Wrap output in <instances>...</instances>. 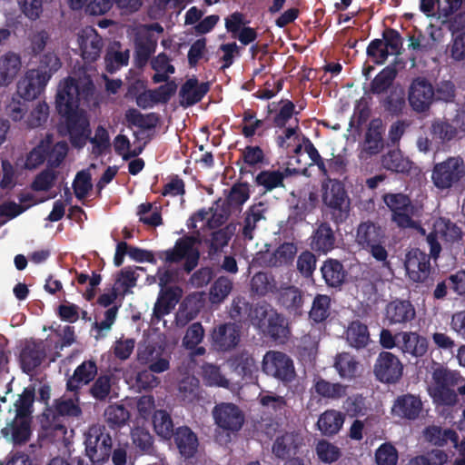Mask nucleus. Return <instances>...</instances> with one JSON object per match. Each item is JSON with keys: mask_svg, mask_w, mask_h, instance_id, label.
<instances>
[{"mask_svg": "<svg viewBox=\"0 0 465 465\" xmlns=\"http://www.w3.org/2000/svg\"><path fill=\"white\" fill-rule=\"evenodd\" d=\"M240 338V327L235 322L222 323L211 333L212 347L217 351H230L238 345Z\"/></svg>", "mask_w": 465, "mask_h": 465, "instance_id": "dca6fc26", "label": "nucleus"}, {"mask_svg": "<svg viewBox=\"0 0 465 465\" xmlns=\"http://www.w3.org/2000/svg\"><path fill=\"white\" fill-rule=\"evenodd\" d=\"M335 242L336 238L331 226L323 222L313 231L310 246L317 252L327 253L334 249Z\"/></svg>", "mask_w": 465, "mask_h": 465, "instance_id": "cd10ccee", "label": "nucleus"}, {"mask_svg": "<svg viewBox=\"0 0 465 465\" xmlns=\"http://www.w3.org/2000/svg\"><path fill=\"white\" fill-rule=\"evenodd\" d=\"M231 240V232L227 229H219L211 233L210 238L205 239L204 242L208 246L210 256L218 254L228 245Z\"/></svg>", "mask_w": 465, "mask_h": 465, "instance_id": "0e129e2a", "label": "nucleus"}, {"mask_svg": "<svg viewBox=\"0 0 465 465\" xmlns=\"http://www.w3.org/2000/svg\"><path fill=\"white\" fill-rule=\"evenodd\" d=\"M262 331L272 340L281 343L286 341L290 332L284 317L278 312H272V317L269 319Z\"/></svg>", "mask_w": 465, "mask_h": 465, "instance_id": "ea45409f", "label": "nucleus"}, {"mask_svg": "<svg viewBox=\"0 0 465 465\" xmlns=\"http://www.w3.org/2000/svg\"><path fill=\"white\" fill-rule=\"evenodd\" d=\"M465 177V162L460 156H449L446 160L434 164L431 171V182L440 190H449L460 183Z\"/></svg>", "mask_w": 465, "mask_h": 465, "instance_id": "1a4fd4ad", "label": "nucleus"}, {"mask_svg": "<svg viewBox=\"0 0 465 465\" xmlns=\"http://www.w3.org/2000/svg\"><path fill=\"white\" fill-rule=\"evenodd\" d=\"M251 312L249 321L262 331L269 319L272 317V312H277V311L270 303L260 302L252 305Z\"/></svg>", "mask_w": 465, "mask_h": 465, "instance_id": "bf43d9fd", "label": "nucleus"}, {"mask_svg": "<svg viewBox=\"0 0 465 465\" xmlns=\"http://www.w3.org/2000/svg\"><path fill=\"white\" fill-rule=\"evenodd\" d=\"M331 315V297L327 294H316L309 312V318L314 323L324 322Z\"/></svg>", "mask_w": 465, "mask_h": 465, "instance_id": "de8ad7c7", "label": "nucleus"}, {"mask_svg": "<svg viewBox=\"0 0 465 465\" xmlns=\"http://www.w3.org/2000/svg\"><path fill=\"white\" fill-rule=\"evenodd\" d=\"M313 389L320 397L336 401L346 396L348 386L340 382H331L322 377H317L313 381Z\"/></svg>", "mask_w": 465, "mask_h": 465, "instance_id": "f704fd0d", "label": "nucleus"}, {"mask_svg": "<svg viewBox=\"0 0 465 465\" xmlns=\"http://www.w3.org/2000/svg\"><path fill=\"white\" fill-rule=\"evenodd\" d=\"M262 371L282 382H290L295 377L293 361L286 353L270 351L262 359Z\"/></svg>", "mask_w": 465, "mask_h": 465, "instance_id": "f8f14e48", "label": "nucleus"}, {"mask_svg": "<svg viewBox=\"0 0 465 465\" xmlns=\"http://www.w3.org/2000/svg\"><path fill=\"white\" fill-rule=\"evenodd\" d=\"M74 398H59L54 400L52 407H48L40 417L41 436L53 442L65 440L67 426L65 420L79 419L83 411L79 405V394Z\"/></svg>", "mask_w": 465, "mask_h": 465, "instance_id": "f03ea898", "label": "nucleus"}, {"mask_svg": "<svg viewBox=\"0 0 465 465\" xmlns=\"http://www.w3.org/2000/svg\"><path fill=\"white\" fill-rule=\"evenodd\" d=\"M131 439L133 444L141 452L152 454L153 451V437L150 431L143 427H134L131 430Z\"/></svg>", "mask_w": 465, "mask_h": 465, "instance_id": "4d7b16f0", "label": "nucleus"}, {"mask_svg": "<svg viewBox=\"0 0 465 465\" xmlns=\"http://www.w3.org/2000/svg\"><path fill=\"white\" fill-rule=\"evenodd\" d=\"M210 90L208 82L199 83L195 76L187 79L181 86L179 96L181 104L183 107H189L201 102Z\"/></svg>", "mask_w": 465, "mask_h": 465, "instance_id": "a878e982", "label": "nucleus"}, {"mask_svg": "<svg viewBox=\"0 0 465 465\" xmlns=\"http://www.w3.org/2000/svg\"><path fill=\"white\" fill-rule=\"evenodd\" d=\"M171 440H173L180 455L185 459L194 457L198 450V437L196 433L186 425L177 427L173 431V436H172Z\"/></svg>", "mask_w": 465, "mask_h": 465, "instance_id": "412c9836", "label": "nucleus"}, {"mask_svg": "<svg viewBox=\"0 0 465 465\" xmlns=\"http://www.w3.org/2000/svg\"><path fill=\"white\" fill-rule=\"evenodd\" d=\"M155 433L164 440H171L175 430L173 419L165 410H156L152 416Z\"/></svg>", "mask_w": 465, "mask_h": 465, "instance_id": "79ce46f5", "label": "nucleus"}, {"mask_svg": "<svg viewBox=\"0 0 465 465\" xmlns=\"http://www.w3.org/2000/svg\"><path fill=\"white\" fill-rule=\"evenodd\" d=\"M46 154L47 167L57 168L64 160L68 153V145L65 142H57L53 143V136L50 134V143L48 144Z\"/></svg>", "mask_w": 465, "mask_h": 465, "instance_id": "e2e57ef3", "label": "nucleus"}, {"mask_svg": "<svg viewBox=\"0 0 465 465\" xmlns=\"http://www.w3.org/2000/svg\"><path fill=\"white\" fill-rule=\"evenodd\" d=\"M376 379L387 384L398 382L403 374V364L401 360L391 351H381L373 366Z\"/></svg>", "mask_w": 465, "mask_h": 465, "instance_id": "ddd939ff", "label": "nucleus"}, {"mask_svg": "<svg viewBox=\"0 0 465 465\" xmlns=\"http://www.w3.org/2000/svg\"><path fill=\"white\" fill-rule=\"evenodd\" d=\"M22 66L21 57L14 52H7L0 57V86L10 84Z\"/></svg>", "mask_w": 465, "mask_h": 465, "instance_id": "473e14b6", "label": "nucleus"}, {"mask_svg": "<svg viewBox=\"0 0 465 465\" xmlns=\"http://www.w3.org/2000/svg\"><path fill=\"white\" fill-rule=\"evenodd\" d=\"M344 420V413L334 409H329L319 416L316 426L322 435L331 437L339 433Z\"/></svg>", "mask_w": 465, "mask_h": 465, "instance_id": "2f4dec72", "label": "nucleus"}, {"mask_svg": "<svg viewBox=\"0 0 465 465\" xmlns=\"http://www.w3.org/2000/svg\"><path fill=\"white\" fill-rule=\"evenodd\" d=\"M366 54L374 64L378 65L385 64L389 55H391L383 40L379 38L373 39L369 43Z\"/></svg>", "mask_w": 465, "mask_h": 465, "instance_id": "338daca9", "label": "nucleus"}, {"mask_svg": "<svg viewBox=\"0 0 465 465\" xmlns=\"http://www.w3.org/2000/svg\"><path fill=\"white\" fill-rule=\"evenodd\" d=\"M251 292L260 297L278 292V283L272 273L258 272L251 279Z\"/></svg>", "mask_w": 465, "mask_h": 465, "instance_id": "e433bc0d", "label": "nucleus"}, {"mask_svg": "<svg viewBox=\"0 0 465 465\" xmlns=\"http://www.w3.org/2000/svg\"><path fill=\"white\" fill-rule=\"evenodd\" d=\"M422 401L420 396L411 393L398 396L392 406L393 415L401 419L414 420L422 411Z\"/></svg>", "mask_w": 465, "mask_h": 465, "instance_id": "393cba45", "label": "nucleus"}, {"mask_svg": "<svg viewBox=\"0 0 465 465\" xmlns=\"http://www.w3.org/2000/svg\"><path fill=\"white\" fill-rule=\"evenodd\" d=\"M264 212L263 203H262L253 204L246 210L242 229V235L244 240L252 241L253 239V232L257 223L265 219Z\"/></svg>", "mask_w": 465, "mask_h": 465, "instance_id": "a19ab883", "label": "nucleus"}, {"mask_svg": "<svg viewBox=\"0 0 465 465\" xmlns=\"http://www.w3.org/2000/svg\"><path fill=\"white\" fill-rule=\"evenodd\" d=\"M398 74V71L394 64H389L380 71L371 81L369 87H364V94L380 95L386 94L393 84Z\"/></svg>", "mask_w": 465, "mask_h": 465, "instance_id": "7c9ffc66", "label": "nucleus"}, {"mask_svg": "<svg viewBox=\"0 0 465 465\" xmlns=\"http://www.w3.org/2000/svg\"><path fill=\"white\" fill-rule=\"evenodd\" d=\"M46 357L45 346L42 341H26L19 354V363L23 372L32 374Z\"/></svg>", "mask_w": 465, "mask_h": 465, "instance_id": "a211bd4d", "label": "nucleus"}, {"mask_svg": "<svg viewBox=\"0 0 465 465\" xmlns=\"http://www.w3.org/2000/svg\"><path fill=\"white\" fill-rule=\"evenodd\" d=\"M434 227L445 242H456L462 239V230L448 218H440Z\"/></svg>", "mask_w": 465, "mask_h": 465, "instance_id": "864d4df0", "label": "nucleus"}, {"mask_svg": "<svg viewBox=\"0 0 465 465\" xmlns=\"http://www.w3.org/2000/svg\"><path fill=\"white\" fill-rule=\"evenodd\" d=\"M156 41L151 37H145L136 42L134 50L135 64L138 67L144 66L151 55L155 52Z\"/></svg>", "mask_w": 465, "mask_h": 465, "instance_id": "680f3d73", "label": "nucleus"}, {"mask_svg": "<svg viewBox=\"0 0 465 465\" xmlns=\"http://www.w3.org/2000/svg\"><path fill=\"white\" fill-rule=\"evenodd\" d=\"M382 166L389 171L409 173L412 167V162L404 157L400 151L392 150L382 156Z\"/></svg>", "mask_w": 465, "mask_h": 465, "instance_id": "49530a36", "label": "nucleus"}, {"mask_svg": "<svg viewBox=\"0 0 465 465\" xmlns=\"http://www.w3.org/2000/svg\"><path fill=\"white\" fill-rule=\"evenodd\" d=\"M250 198L249 183L238 182L234 183L226 197V203L231 207L242 206Z\"/></svg>", "mask_w": 465, "mask_h": 465, "instance_id": "69168bd1", "label": "nucleus"}, {"mask_svg": "<svg viewBox=\"0 0 465 465\" xmlns=\"http://www.w3.org/2000/svg\"><path fill=\"white\" fill-rule=\"evenodd\" d=\"M399 349L403 352L414 357H422L428 351V340L424 336L413 331H401Z\"/></svg>", "mask_w": 465, "mask_h": 465, "instance_id": "c85d7f7f", "label": "nucleus"}, {"mask_svg": "<svg viewBox=\"0 0 465 465\" xmlns=\"http://www.w3.org/2000/svg\"><path fill=\"white\" fill-rule=\"evenodd\" d=\"M297 245L294 242H284L272 252L262 255L263 264L267 267L279 268L292 264L297 254Z\"/></svg>", "mask_w": 465, "mask_h": 465, "instance_id": "b1692460", "label": "nucleus"}, {"mask_svg": "<svg viewBox=\"0 0 465 465\" xmlns=\"http://www.w3.org/2000/svg\"><path fill=\"white\" fill-rule=\"evenodd\" d=\"M415 316V308L408 300H393L385 308V319L391 325H405L411 322Z\"/></svg>", "mask_w": 465, "mask_h": 465, "instance_id": "aec40b11", "label": "nucleus"}, {"mask_svg": "<svg viewBox=\"0 0 465 465\" xmlns=\"http://www.w3.org/2000/svg\"><path fill=\"white\" fill-rule=\"evenodd\" d=\"M85 456L94 465L109 460L112 454L113 439L104 425L93 424L84 434Z\"/></svg>", "mask_w": 465, "mask_h": 465, "instance_id": "0eeeda50", "label": "nucleus"}, {"mask_svg": "<svg viewBox=\"0 0 465 465\" xmlns=\"http://www.w3.org/2000/svg\"><path fill=\"white\" fill-rule=\"evenodd\" d=\"M461 380L458 371L440 367L432 372V386L430 390L433 402L436 405L453 407L458 401L455 387Z\"/></svg>", "mask_w": 465, "mask_h": 465, "instance_id": "423d86ee", "label": "nucleus"}, {"mask_svg": "<svg viewBox=\"0 0 465 465\" xmlns=\"http://www.w3.org/2000/svg\"><path fill=\"white\" fill-rule=\"evenodd\" d=\"M278 292V302L282 306L290 312L298 313L301 312L303 299L302 291L299 288L290 285Z\"/></svg>", "mask_w": 465, "mask_h": 465, "instance_id": "37998d69", "label": "nucleus"}, {"mask_svg": "<svg viewBox=\"0 0 465 465\" xmlns=\"http://www.w3.org/2000/svg\"><path fill=\"white\" fill-rule=\"evenodd\" d=\"M384 127L381 118L372 119L365 134L364 150L371 155L379 153L383 148Z\"/></svg>", "mask_w": 465, "mask_h": 465, "instance_id": "72a5a7b5", "label": "nucleus"}, {"mask_svg": "<svg viewBox=\"0 0 465 465\" xmlns=\"http://www.w3.org/2000/svg\"><path fill=\"white\" fill-rule=\"evenodd\" d=\"M382 199L391 212V221L395 223L398 227L405 229L414 226V221L411 218L414 207L411 198L407 194L402 193H385Z\"/></svg>", "mask_w": 465, "mask_h": 465, "instance_id": "9d476101", "label": "nucleus"}, {"mask_svg": "<svg viewBox=\"0 0 465 465\" xmlns=\"http://www.w3.org/2000/svg\"><path fill=\"white\" fill-rule=\"evenodd\" d=\"M179 394L186 403H193L201 399L200 381L194 376L182 379L178 386Z\"/></svg>", "mask_w": 465, "mask_h": 465, "instance_id": "8fccbe9b", "label": "nucleus"}, {"mask_svg": "<svg viewBox=\"0 0 465 465\" xmlns=\"http://www.w3.org/2000/svg\"><path fill=\"white\" fill-rule=\"evenodd\" d=\"M265 161L263 150L258 145H247L241 153V158L236 162L240 165L241 162L250 167H257Z\"/></svg>", "mask_w": 465, "mask_h": 465, "instance_id": "774afa93", "label": "nucleus"}, {"mask_svg": "<svg viewBox=\"0 0 465 465\" xmlns=\"http://www.w3.org/2000/svg\"><path fill=\"white\" fill-rule=\"evenodd\" d=\"M111 374H101L93 381L89 388V394L97 401H106L112 391Z\"/></svg>", "mask_w": 465, "mask_h": 465, "instance_id": "603ef678", "label": "nucleus"}, {"mask_svg": "<svg viewBox=\"0 0 465 465\" xmlns=\"http://www.w3.org/2000/svg\"><path fill=\"white\" fill-rule=\"evenodd\" d=\"M62 66L60 58L54 53L42 55L35 69H29L17 84V93L25 101H33L44 93L52 75Z\"/></svg>", "mask_w": 465, "mask_h": 465, "instance_id": "7ed1b4c3", "label": "nucleus"}, {"mask_svg": "<svg viewBox=\"0 0 465 465\" xmlns=\"http://www.w3.org/2000/svg\"><path fill=\"white\" fill-rule=\"evenodd\" d=\"M320 271L325 284L329 288L341 290L347 282L348 271L338 259H326L322 262Z\"/></svg>", "mask_w": 465, "mask_h": 465, "instance_id": "4be33fe9", "label": "nucleus"}, {"mask_svg": "<svg viewBox=\"0 0 465 465\" xmlns=\"http://www.w3.org/2000/svg\"><path fill=\"white\" fill-rule=\"evenodd\" d=\"M355 242L384 267L389 266L388 236L385 228L378 223L371 220L361 222L356 228Z\"/></svg>", "mask_w": 465, "mask_h": 465, "instance_id": "20e7f679", "label": "nucleus"}, {"mask_svg": "<svg viewBox=\"0 0 465 465\" xmlns=\"http://www.w3.org/2000/svg\"><path fill=\"white\" fill-rule=\"evenodd\" d=\"M380 104L391 116H399L403 114L406 107L405 95L402 91L392 90L380 100Z\"/></svg>", "mask_w": 465, "mask_h": 465, "instance_id": "09e8293b", "label": "nucleus"}, {"mask_svg": "<svg viewBox=\"0 0 465 465\" xmlns=\"http://www.w3.org/2000/svg\"><path fill=\"white\" fill-rule=\"evenodd\" d=\"M170 356L164 347L157 342L140 343L137 348L136 359L139 364L148 366L154 373H162L170 369Z\"/></svg>", "mask_w": 465, "mask_h": 465, "instance_id": "9b49d317", "label": "nucleus"}, {"mask_svg": "<svg viewBox=\"0 0 465 465\" xmlns=\"http://www.w3.org/2000/svg\"><path fill=\"white\" fill-rule=\"evenodd\" d=\"M408 100L414 112L421 114L429 111L435 100L433 85L425 77L414 78L409 88Z\"/></svg>", "mask_w": 465, "mask_h": 465, "instance_id": "4468645a", "label": "nucleus"}, {"mask_svg": "<svg viewBox=\"0 0 465 465\" xmlns=\"http://www.w3.org/2000/svg\"><path fill=\"white\" fill-rule=\"evenodd\" d=\"M35 399V387L29 386L25 388L19 398L15 402V417L32 419L33 403Z\"/></svg>", "mask_w": 465, "mask_h": 465, "instance_id": "3c124183", "label": "nucleus"}, {"mask_svg": "<svg viewBox=\"0 0 465 465\" xmlns=\"http://www.w3.org/2000/svg\"><path fill=\"white\" fill-rule=\"evenodd\" d=\"M233 288L232 281L227 276L218 277L210 290V300L213 303L223 302L231 293Z\"/></svg>", "mask_w": 465, "mask_h": 465, "instance_id": "052dcab7", "label": "nucleus"}, {"mask_svg": "<svg viewBox=\"0 0 465 465\" xmlns=\"http://www.w3.org/2000/svg\"><path fill=\"white\" fill-rule=\"evenodd\" d=\"M182 290L179 287H168L161 289L157 301L153 307V316L160 320L169 314L179 302L182 296Z\"/></svg>", "mask_w": 465, "mask_h": 465, "instance_id": "c756f323", "label": "nucleus"}, {"mask_svg": "<svg viewBox=\"0 0 465 465\" xmlns=\"http://www.w3.org/2000/svg\"><path fill=\"white\" fill-rule=\"evenodd\" d=\"M252 304L244 297L236 296L232 299L229 309V316L235 322H244L250 320Z\"/></svg>", "mask_w": 465, "mask_h": 465, "instance_id": "13d9d810", "label": "nucleus"}, {"mask_svg": "<svg viewBox=\"0 0 465 465\" xmlns=\"http://www.w3.org/2000/svg\"><path fill=\"white\" fill-rule=\"evenodd\" d=\"M230 363L233 371L242 378L252 379L253 373L258 371V366L252 354L245 350L232 356Z\"/></svg>", "mask_w": 465, "mask_h": 465, "instance_id": "58836bf2", "label": "nucleus"}, {"mask_svg": "<svg viewBox=\"0 0 465 465\" xmlns=\"http://www.w3.org/2000/svg\"><path fill=\"white\" fill-rule=\"evenodd\" d=\"M80 92L77 81L67 77L60 83L55 96L57 113L64 118L67 133L73 145H82L90 133L89 121L79 112Z\"/></svg>", "mask_w": 465, "mask_h": 465, "instance_id": "f257e3e1", "label": "nucleus"}, {"mask_svg": "<svg viewBox=\"0 0 465 465\" xmlns=\"http://www.w3.org/2000/svg\"><path fill=\"white\" fill-rule=\"evenodd\" d=\"M409 278L414 282H424L430 273V257L419 248L406 254L404 262Z\"/></svg>", "mask_w": 465, "mask_h": 465, "instance_id": "f3484780", "label": "nucleus"}, {"mask_svg": "<svg viewBox=\"0 0 465 465\" xmlns=\"http://www.w3.org/2000/svg\"><path fill=\"white\" fill-rule=\"evenodd\" d=\"M202 375L206 385L222 388H229L230 381L223 375L218 365L204 363L202 366Z\"/></svg>", "mask_w": 465, "mask_h": 465, "instance_id": "6e6d98bb", "label": "nucleus"}, {"mask_svg": "<svg viewBox=\"0 0 465 465\" xmlns=\"http://www.w3.org/2000/svg\"><path fill=\"white\" fill-rule=\"evenodd\" d=\"M200 242L198 237L193 235H184L176 240L174 246L171 249L163 251L159 258L165 263H178L184 260L183 270L187 273L193 271L200 260V252L196 244Z\"/></svg>", "mask_w": 465, "mask_h": 465, "instance_id": "6e6552de", "label": "nucleus"}, {"mask_svg": "<svg viewBox=\"0 0 465 465\" xmlns=\"http://www.w3.org/2000/svg\"><path fill=\"white\" fill-rule=\"evenodd\" d=\"M323 206L336 224L343 223L350 215L351 199L345 184L339 179L327 177L321 185Z\"/></svg>", "mask_w": 465, "mask_h": 465, "instance_id": "39448f33", "label": "nucleus"}, {"mask_svg": "<svg viewBox=\"0 0 465 465\" xmlns=\"http://www.w3.org/2000/svg\"><path fill=\"white\" fill-rule=\"evenodd\" d=\"M333 367L341 379L353 380L360 371V362L349 352H341L335 356Z\"/></svg>", "mask_w": 465, "mask_h": 465, "instance_id": "c9c22d12", "label": "nucleus"}, {"mask_svg": "<svg viewBox=\"0 0 465 465\" xmlns=\"http://www.w3.org/2000/svg\"><path fill=\"white\" fill-rule=\"evenodd\" d=\"M212 414L214 423L218 428L228 432L239 431L244 423V414L242 411L234 403L221 402L217 403Z\"/></svg>", "mask_w": 465, "mask_h": 465, "instance_id": "2eb2a0df", "label": "nucleus"}, {"mask_svg": "<svg viewBox=\"0 0 465 465\" xmlns=\"http://www.w3.org/2000/svg\"><path fill=\"white\" fill-rule=\"evenodd\" d=\"M32 419L15 417V419L2 429L1 432L5 439L11 441L14 445H22L26 443L31 437Z\"/></svg>", "mask_w": 465, "mask_h": 465, "instance_id": "bb28decb", "label": "nucleus"}, {"mask_svg": "<svg viewBox=\"0 0 465 465\" xmlns=\"http://www.w3.org/2000/svg\"><path fill=\"white\" fill-rule=\"evenodd\" d=\"M98 373L95 361L87 360L79 364L73 375L67 379L66 390L75 394H80L83 386L92 382Z\"/></svg>", "mask_w": 465, "mask_h": 465, "instance_id": "6ab92c4d", "label": "nucleus"}, {"mask_svg": "<svg viewBox=\"0 0 465 465\" xmlns=\"http://www.w3.org/2000/svg\"><path fill=\"white\" fill-rule=\"evenodd\" d=\"M50 143V134L40 141V143L34 147L26 156L25 167L28 170L36 169L43 164L46 160L48 144Z\"/></svg>", "mask_w": 465, "mask_h": 465, "instance_id": "5fc2aeb1", "label": "nucleus"}, {"mask_svg": "<svg viewBox=\"0 0 465 465\" xmlns=\"http://www.w3.org/2000/svg\"><path fill=\"white\" fill-rule=\"evenodd\" d=\"M346 340L357 350L367 347L371 341L368 326L359 320L352 321L346 330Z\"/></svg>", "mask_w": 465, "mask_h": 465, "instance_id": "4c0bfd02", "label": "nucleus"}, {"mask_svg": "<svg viewBox=\"0 0 465 465\" xmlns=\"http://www.w3.org/2000/svg\"><path fill=\"white\" fill-rule=\"evenodd\" d=\"M104 420L112 430H120L128 424L131 413L122 404H111L104 410Z\"/></svg>", "mask_w": 465, "mask_h": 465, "instance_id": "c03bdc74", "label": "nucleus"}, {"mask_svg": "<svg viewBox=\"0 0 465 465\" xmlns=\"http://www.w3.org/2000/svg\"><path fill=\"white\" fill-rule=\"evenodd\" d=\"M286 173L280 170H263L254 178V183L264 189V192H272L280 187H284Z\"/></svg>", "mask_w": 465, "mask_h": 465, "instance_id": "a18cd8bd", "label": "nucleus"}, {"mask_svg": "<svg viewBox=\"0 0 465 465\" xmlns=\"http://www.w3.org/2000/svg\"><path fill=\"white\" fill-rule=\"evenodd\" d=\"M82 57L87 62H94L100 56L104 46L103 39L93 27L82 30L78 38Z\"/></svg>", "mask_w": 465, "mask_h": 465, "instance_id": "5701e85b", "label": "nucleus"}]
</instances>
